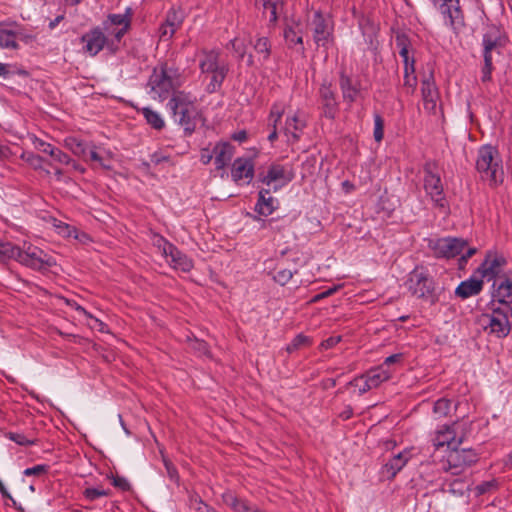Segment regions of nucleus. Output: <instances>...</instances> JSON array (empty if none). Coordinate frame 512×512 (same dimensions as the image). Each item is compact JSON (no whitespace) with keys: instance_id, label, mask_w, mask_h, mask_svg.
I'll return each instance as SVG.
<instances>
[{"instance_id":"obj_33","label":"nucleus","mask_w":512,"mask_h":512,"mask_svg":"<svg viewBox=\"0 0 512 512\" xmlns=\"http://www.w3.org/2000/svg\"><path fill=\"white\" fill-rule=\"evenodd\" d=\"M64 146L75 156L82 158L84 161H88L87 152L90 144L84 143L76 137L69 136L64 139Z\"/></svg>"},{"instance_id":"obj_5","label":"nucleus","mask_w":512,"mask_h":512,"mask_svg":"<svg viewBox=\"0 0 512 512\" xmlns=\"http://www.w3.org/2000/svg\"><path fill=\"white\" fill-rule=\"evenodd\" d=\"M182 83L177 69L161 65L156 67L148 81L149 94L153 99L163 100Z\"/></svg>"},{"instance_id":"obj_13","label":"nucleus","mask_w":512,"mask_h":512,"mask_svg":"<svg viewBox=\"0 0 512 512\" xmlns=\"http://www.w3.org/2000/svg\"><path fill=\"white\" fill-rule=\"evenodd\" d=\"M506 43L507 36L499 26H488L483 35L484 56L498 57Z\"/></svg>"},{"instance_id":"obj_8","label":"nucleus","mask_w":512,"mask_h":512,"mask_svg":"<svg viewBox=\"0 0 512 512\" xmlns=\"http://www.w3.org/2000/svg\"><path fill=\"white\" fill-rule=\"evenodd\" d=\"M512 308L510 306L494 307L491 314H485L482 318L483 326L489 333L499 338L506 337L511 330L510 318Z\"/></svg>"},{"instance_id":"obj_14","label":"nucleus","mask_w":512,"mask_h":512,"mask_svg":"<svg viewBox=\"0 0 512 512\" xmlns=\"http://www.w3.org/2000/svg\"><path fill=\"white\" fill-rule=\"evenodd\" d=\"M467 243L465 240L454 237L433 239L429 247L438 257L452 258L463 252Z\"/></svg>"},{"instance_id":"obj_12","label":"nucleus","mask_w":512,"mask_h":512,"mask_svg":"<svg viewBox=\"0 0 512 512\" xmlns=\"http://www.w3.org/2000/svg\"><path fill=\"white\" fill-rule=\"evenodd\" d=\"M294 177L292 168L280 164H272L268 167L266 174L260 176V181L270 189L278 191L287 185Z\"/></svg>"},{"instance_id":"obj_16","label":"nucleus","mask_w":512,"mask_h":512,"mask_svg":"<svg viewBox=\"0 0 512 512\" xmlns=\"http://www.w3.org/2000/svg\"><path fill=\"white\" fill-rule=\"evenodd\" d=\"M408 289L417 297H425L433 290L432 280L423 268L414 269L407 281Z\"/></svg>"},{"instance_id":"obj_64","label":"nucleus","mask_w":512,"mask_h":512,"mask_svg":"<svg viewBox=\"0 0 512 512\" xmlns=\"http://www.w3.org/2000/svg\"><path fill=\"white\" fill-rule=\"evenodd\" d=\"M404 84H405V86L414 89V87L416 85L415 74L414 75L409 74V76L404 77Z\"/></svg>"},{"instance_id":"obj_62","label":"nucleus","mask_w":512,"mask_h":512,"mask_svg":"<svg viewBox=\"0 0 512 512\" xmlns=\"http://www.w3.org/2000/svg\"><path fill=\"white\" fill-rule=\"evenodd\" d=\"M1 494L8 498L9 500H11L12 502V505L17 509V510H22V507L20 505L17 504V502L13 499V497L8 493V491L6 490L5 486L3 485V489L0 490Z\"/></svg>"},{"instance_id":"obj_20","label":"nucleus","mask_w":512,"mask_h":512,"mask_svg":"<svg viewBox=\"0 0 512 512\" xmlns=\"http://www.w3.org/2000/svg\"><path fill=\"white\" fill-rule=\"evenodd\" d=\"M114 156V153L110 149H107L103 146L90 144L89 150L87 152V162L91 163L93 167L97 166L109 170L112 168V161Z\"/></svg>"},{"instance_id":"obj_4","label":"nucleus","mask_w":512,"mask_h":512,"mask_svg":"<svg viewBox=\"0 0 512 512\" xmlns=\"http://www.w3.org/2000/svg\"><path fill=\"white\" fill-rule=\"evenodd\" d=\"M476 169L482 179L497 185L503 181L504 171L501 156L496 147L483 145L479 148L476 159Z\"/></svg>"},{"instance_id":"obj_58","label":"nucleus","mask_w":512,"mask_h":512,"mask_svg":"<svg viewBox=\"0 0 512 512\" xmlns=\"http://www.w3.org/2000/svg\"><path fill=\"white\" fill-rule=\"evenodd\" d=\"M402 359H403L402 353L393 354V355L388 356L381 366L386 368L389 365H392L395 363H400L402 361Z\"/></svg>"},{"instance_id":"obj_3","label":"nucleus","mask_w":512,"mask_h":512,"mask_svg":"<svg viewBox=\"0 0 512 512\" xmlns=\"http://www.w3.org/2000/svg\"><path fill=\"white\" fill-rule=\"evenodd\" d=\"M198 66L203 75L209 79L206 90L209 93L217 91L228 72L227 63L220 58V53L215 49L203 48L196 54Z\"/></svg>"},{"instance_id":"obj_34","label":"nucleus","mask_w":512,"mask_h":512,"mask_svg":"<svg viewBox=\"0 0 512 512\" xmlns=\"http://www.w3.org/2000/svg\"><path fill=\"white\" fill-rule=\"evenodd\" d=\"M320 94L324 105L325 115L329 118H333L336 108V101L333 91L324 85L320 89Z\"/></svg>"},{"instance_id":"obj_19","label":"nucleus","mask_w":512,"mask_h":512,"mask_svg":"<svg viewBox=\"0 0 512 512\" xmlns=\"http://www.w3.org/2000/svg\"><path fill=\"white\" fill-rule=\"evenodd\" d=\"M306 126V115L301 110H296L287 115L284 134L289 142H296L301 137Z\"/></svg>"},{"instance_id":"obj_23","label":"nucleus","mask_w":512,"mask_h":512,"mask_svg":"<svg viewBox=\"0 0 512 512\" xmlns=\"http://www.w3.org/2000/svg\"><path fill=\"white\" fill-rule=\"evenodd\" d=\"M492 296L500 304L510 306L512 303V277L507 275L493 282Z\"/></svg>"},{"instance_id":"obj_47","label":"nucleus","mask_w":512,"mask_h":512,"mask_svg":"<svg viewBox=\"0 0 512 512\" xmlns=\"http://www.w3.org/2000/svg\"><path fill=\"white\" fill-rule=\"evenodd\" d=\"M109 492L100 488H86L84 495L88 500L94 501L100 497L108 496Z\"/></svg>"},{"instance_id":"obj_55","label":"nucleus","mask_w":512,"mask_h":512,"mask_svg":"<svg viewBox=\"0 0 512 512\" xmlns=\"http://www.w3.org/2000/svg\"><path fill=\"white\" fill-rule=\"evenodd\" d=\"M191 507L196 512H216L213 508L203 503L200 499H194L191 503Z\"/></svg>"},{"instance_id":"obj_49","label":"nucleus","mask_w":512,"mask_h":512,"mask_svg":"<svg viewBox=\"0 0 512 512\" xmlns=\"http://www.w3.org/2000/svg\"><path fill=\"white\" fill-rule=\"evenodd\" d=\"M50 156L55 162L62 165H69L72 162V159L66 153H64L58 148H55Z\"/></svg>"},{"instance_id":"obj_10","label":"nucleus","mask_w":512,"mask_h":512,"mask_svg":"<svg viewBox=\"0 0 512 512\" xmlns=\"http://www.w3.org/2000/svg\"><path fill=\"white\" fill-rule=\"evenodd\" d=\"M310 29L314 43L318 47L327 48L333 41L334 25L329 15H324L320 11H315L310 21Z\"/></svg>"},{"instance_id":"obj_24","label":"nucleus","mask_w":512,"mask_h":512,"mask_svg":"<svg viewBox=\"0 0 512 512\" xmlns=\"http://www.w3.org/2000/svg\"><path fill=\"white\" fill-rule=\"evenodd\" d=\"M213 153L216 169L224 170L234 156L235 149L228 142H220L213 147Z\"/></svg>"},{"instance_id":"obj_27","label":"nucleus","mask_w":512,"mask_h":512,"mask_svg":"<svg viewBox=\"0 0 512 512\" xmlns=\"http://www.w3.org/2000/svg\"><path fill=\"white\" fill-rule=\"evenodd\" d=\"M412 457V450L407 449L395 455L384 466V472L388 477L393 478L409 461Z\"/></svg>"},{"instance_id":"obj_50","label":"nucleus","mask_w":512,"mask_h":512,"mask_svg":"<svg viewBox=\"0 0 512 512\" xmlns=\"http://www.w3.org/2000/svg\"><path fill=\"white\" fill-rule=\"evenodd\" d=\"M33 145H34L35 149H37L45 154H48L49 156L51 155V153H53L54 149L56 148V147L52 146L51 144L46 143L43 140L38 139V138H34Z\"/></svg>"},{"instance_id":"obj_41","label":"nucleus","mask_w":512,"mask_h":512,"mask_svg":"<svg viewBox=\"0 0 512 512\" xmlns=\"http://www.w3.org/2000/svg\"><path fill=\"white\" fill-rule=\"evenodd\" d=\"M52 226L57 234L66 238H72L76 229L75 227L57 219H53Z\"/></svg>"},{"instance_id":"obj_17","label":"nucleus","mask_w":512,"mask_h":512,"mask_svg":"<svg viewBox=\"0 0 512 512\" xmlns=\"http://www.w3.org/2000/svg\"><path fill=\"white\" fill-rule=\"evenodd\" d=\"M456 426V423L443 425L435 432L432 443L437 450L446 447L448 452L462 442V438L457 435Z\"/></svg>"},{"instance_id":"obj_6","label":"nucleus","mask_w":512,"mask_h":512,"mask_svg":"<svg viewBox=\"0 0 512 512\" xmlns=\"http://www.w3.org/2000/svg\"><path fill=\"white\" fill-rule=\"evenodd\" d=\"M167 107L172 113L175 122L183 126L186 131H193L197 111L194 100L189 95L184 92L173 93L172 98L167 103Z\"/></svg>"},{"instance_id":"obj_1","label":"nucleus","mask_w":512,"mask_h":512,"mask_svg":"<svg viewBox=\"0 0 512 512\" xmlns=\"http://www.w3.org/2000/svg\"><path fill=\"white\" fill-rule=\"evenodd\" d=\"M131 8L127 7L124 13L109 14L103 21V28L96 27L81 37L83 51L90 56H96L105 47L116 52L122 37L128 32L131 26Z\"/></svg>"},{"instance_id":"obj_37","label":"nucleus","mask_w":512,"mask_h":512,"mask_svg":"<svg viewBox=\"0 0 512 512\" xmlns=\"http://www.w3.org/2000/svg\"><path fill=\"white\" fill-rule=\"evenodd\" d=\"M270 48H271V45L269 43L268 38L259 37L256 40V43L254 44V51L256 53L258 62L261 63L268 59V57L270 55Z\"/></svg>"},{"instance_id":"obj_43","label":"nucleus","mask_w":512,"mask_h":512,"mask_svg":"<svg viewBox=\"0 0 512 512\" xmlns=\"http://www.w3.org/2000/svg\"><path fill=\"white\" fill-rule=\"evenodd\" d=\"M467 491V485L463 480L456 479L447 484V492L451 495L460 497Z\"/></svg>"},{"instance_id":"obj_52","label":"nucleus","mask_w":512,"mask_h":512,"mask_svg":"<svg viewBox=\"0 0 512 512\" xmlns=\"http://www.w3.org/2000/svg\"><path fill=\"white\" fill-rule=\"evenodd\" d=\"M292 276L293 273L291 270L283 269L276 273V275L274 276V280L280 285H285L290 281Z\"/></svg>"},{"instance_id":"obj_31","label":"nucleus","mask_w":512,"mask_h":512,"mask_svg":"<svg viewBox=\"0 0 512 512\" xmlns=\"http://www.w3.org/2000/svg\"><path fill=\"white\" fill-rule=\"evenodd\" d=\"M256 5L262 7L263 13L267 15L270 23H275L278 14L282 11L283 0H256Z\"/></svg>"},{"instance_id":"obj_48","label":"nucleus","mask_w":512,"mask_h":512,"mask_svg":"<svg viewBox=\"0 0 512 512\" xmlns=\"http://www.w3.org/2000/svg\"><path fill=\"white\" fill-rule=\"evenodd\" d=\"M373 134H374V139L377 142H380L383 139L384 123H383V119L379 115H376L374 117V132H373Z\"/></svg>"},{"instance_id":"obj_44","label":"nucleus","mask_w":512,"mask_h":512,"mask_svg":"<svg viewBox=\"0 0 512 512\" xmlns=\"http://www.w3.org/2000/svg\"><path fill=\"white\" fill-rule=\"evenodd\" d=\"M495 59H496L495 57H490L489 55L484 56V66L482 68V77H481L483 82L490 81L491 73L493 70V62Z\"/></svg>"},{"instance_id":"obj_40","label":"nucleus","mask_w":512,"mask_h":512,"mask_svg":"<svg viewBox=\"0 0 512 512\" xmlns=\"http://www.w3.org/2000/svg\"><path fill=\"white\" fill-rule=\"evenodd\" d=\"M76 310L83 314L87 318V325L94 330L100 331V332H106V325L97 319L96 317H93L91 314H89L83 307L77 306Z\"/></svg>"},{"instance_id":"obj_29","label":"nucleus","mask_w":512,"mask_h":512,"mask_svg":"<svg viewBox=\"0 0 512 512\" xmlns=\"http://www.w3.org/2000/svg\"><path fill=\"white\" fill-rule=\"evenodd\" d=\"M483 287V281L475 276L465 280L459 284L456 288L455 293L457 296L466 299L468 297L477 295Z\"/></svg>"},{"instance_id":"obj_56","label":"nucleus","mask_w":512,"mask_h":512,"mask_svg":"<svg viewBox=\"0 0 512 512\" xmlns=\"http://www.w3.org/2000/svg\"><path fill=\"white\" fill-rule=\"evenodd\" d=\"M496 485L495 481H486L476 486V492L479 495L485 494L488 491H490L492 488H494Z\"/></svg>"},{"instance_id":"obj_53","label":"nucleus","mask_w":512,"mask_h":512,"mask_svg":"<svg viewBox=\"0 0 512 512\" xmlns=\"http://www.w3.org/2000/svg\"><path fill=\"white\" fill-rule=\"evenodd\" d=\"M48 466L47 465H36V466H33V467H30V468H26L24 470V475L26 476H40V475H43L45 474L47 471H48Z\"/></svg>"},{"instance_id":"obj_11","label":"nucleus","mask_w":512,"mask_h":512,"mask_svg":"<svg viewBox=\"0 0 512 512\" xmlns=\"http://www.w3.org/2000/svg\"><path fill=\"white\" fill-rule=\"evenodd\" d=\"M424 188L438 206L444 207L443 186L436 163L428 162L424 167Z\"/></svg>"},{"instance_id":"obj_2","label":"nucleus","mask_w":512,"mask_h":512,"mask_svg":"<svg viewBox=\"0 0 512 512\" xmlns=\"http://www.w3.org/2000/svg\"><path fill=\"white\" fill-rule=\"evenodd\" d=\"M14 259L31 269L41 270L54 264L53 259L40 248L31 244L18 247L0 240V261Z\"/></svg>"},{"instance_id":"obj_26","label":"nucleus","mask_w":512,"mask_h":512,"mask_svg":"<svg viewBox=\"0 0 512 512\" xmlns=\"http://www.w3.org/2000/svg\"><path fill=\"white\" fill-rule=\"evenodd\" d=\"M223 502L234 512H264L246 499L240 498L232 493H225L223 495Z\"/></svg>"},{"instance_id":"obj_42","label":"nucleus","mask_w":512,"mask_h":512,"mask_svg":"<svg viewBox=\"0 0 512 512\" xmlns=\"http://www.w3.org/2000/svg\"><path fill=\"white\" fill-rule=\"evenodd\" d=\"M451 409V402L446 398L438 399L433 406V413L437 418L446 416Z\"/></svg>"},{"instance_id":"obj_7","label":"nucleus","mask_w":512,"mask_h":512,"mask_svg":"<svg viewBox=\"0 0 512 512\" xmlns=\"http://www.w3.org/2000/svg\"><path fill=\"white\" fill-rule=\"evenodd\" d=\"M478 460L477 453L472 449H450L441 460V469L453 475L462 473Z\"/></svg>"},{"instance_id":"obj_30","label":"nucleus","mask_w":512,"mask_h":512,"mask_svg":"<svg viewBox=\"0 0 512 512\" xmlns=\"http://www.w3.org/2000/svg\"><path fill=\"white\" fill-rule=\"evenodd\" d=\"M270 189H262L259 192V199L256 204V211L263 215L268 216L277 208L278 201L270 195Z\"/></svg>"},{"instance_id":"obj_15","label":"nucleus","mask_w":512,"mask_h":512,"mask_svg":"<svg viewBox=\"0 0 512 512\" xmlns=\"http://www.w3.org/2000/svg\"><path fill=\"white\" fill-rule=\"evenodd\" d=\"M505 259L501 256L488 254L478 268V273L482 278L493 282L498 281L500 277H505L507 274L504 272Z\"/></svg>"},{"instance_id":"obj_32","label":"nucleus","mask_w":512,"mask_h":512,"mask_svg":"<svg viewBox=\"0 0 512 512\" xmlns=\"http://www.w3.org/2000/svg\"><path fill=\"white\" fill-rule=\"evenodd\" d=\"M365 378L370 384V387L377 388L381 383L389 380L392 377V371L383 366L369 370L365 375Z\"/></svg>"},{"instance_id":"obj_22","label":"nucleus","mask_w":512,"mask_h":512,"mask_svg":"<svg viewBox=\"0 0 512 512\" xmlns=\"http://www.w3.org/2000/svg\"><path fill=\"white\" fill-rule=\"evenodd\" d=\"M184 20V13L180 10H170L165 18V21L159 28V36L163 41L170 40L175 32L181 27Z\"/></svg>"},{"instance_id":"obj_25","label":"nucleus","mask_w":512,"mask_h":512,"mask_svg":"<svg viewBox=\"0 0 512 512\" xmlns=\"http://www.w3.org/2000/svg\"><path fill=\"white\" fill-rule=\"evenodd\" d=\"M304 25L299 20H291L286 23L284 29V38L289 46L303 44ZM303 50V47H301Z\"/></svg>"},{"instance_id":"obj_18","label":"nucleus","mask_w":512,"mask_h":512,"mask_svg":"<svg viewBox=\"0 0 512 512\" xmlns=\"http://www.w3.org/2000/svg\"><path fill=\"white\" fill-rule=\"evenodd\" d=\"M254 177V163L251 158L239 157L231 167V178L237 185L249 184Z\"/></svg>"},{"instance_id":"obj_45","label":"nucleus","mask_w":512,"mask_h":512,"mask_svg":"<svg viewBox=\"0 0 512 512\" xmlns=\"http://www.w3.org/2000/svg\"><path fill=\"white\" fill-rule=\"evenodd\" d=\"M349 384L354 386V387H356V388H358L359 395H362L365 392L369 391L370 389H373L372 387H370V384H369V382L367 381V379L365 378L364 375L355 378Z\"/></svg>"},{"instance_id":"obj_59","label":"nucleus","mask_w":512,"mask_h":512,"mask_svg":"<svg viewBox=\"0 0 512 512\" xmlns=\"http://www.w3.org/2000/svg\"><path fill=\"white\" fill-rule=\"evenodd\" d=\"M72 238H74L75 240H77L78 242H80L82 244H86L91 240L90 236L88 234H86L85 232L79 231L78 229H75V232H74Z\"/></svg>"},{"instance_id":"obj_51","label":"nucleus","mask_w":512,"mask_h":512,"mask_svg":"<svg viewBox=\"0 0 512 512\" xmlns=\"http://www.w3.org/2000/svg\"><path fill=\"white\" fill-rule=\"evenodd\" d=\"M231 46L239 57H244V55L246 54V44L244 39L235 38L231 41Z\"/></svg>"},{"instance_id":"obj_57","label":"nucleus","mask_w":512,"mask_h":512,"mask_svg":"<svg viewBox=\"0 0 512 512\" xmlns=\"http://www.w3.org/2000/svg\"><path fill=\"white\" fill-rule=\"evenodd\" d=\"M341 339H342V337L339 335L331 336L321 343V347L323 349H330V348L334 347L336 344H338L341 341Z\"/></svg>"},{"instance_id":"obj_39","label":"nucleus","mask_w":512,"mask_h":512,"mask_svg":"<svg viewBox=\"0 0 512 512\" xmlns=\"http://www.w3.org/2000/svg\"><path fill=\"white\" fill-rule=\"evenodd\" d=\"M16 32L11 30L0 29V48H12L18 47L16 43Z\"/></svg>"},{"instance_id":"obj_36","label":"nucleus","mask_w":512,"mask_h":512,"mask_svg":"<svg viewBox=\"0 0 512 512\" xmlns=\"http://www.w3.org/2000/svg\"><path fill=\"white\" fill-rule=\"evenodd\" d=\"M284 112L285 107L281 104H275L271 109L269 124L273 127V131L268 136L270 142H273L277 138V124L280 122Z\"/></svg>"},{"instance_id":"obj_63","label":"nucleus","mask_w":512,"mask_h":512,"mask_svg":"<svg viewBox=\"0 0 512 512\" xmlns=\"http://www.w3.org/2000/svg\"><path fill=\"white\" fill-rule=\"evenodd\" d=\"M306 340L307 339L304 336L296 337L293 343L288 347V350L291 351L293 349H296L298 346L302 345Z\"/></svg>"},{"instance_id":"obj_61","label":"nucleus","mask_w":512,"mask_h":512,"mask_svg":"<svg viewBox=\"0 0 512 512\" xmlns=\"http://www.w3.org/2000/svg\"><path fill=\"white\" fill-rule=\"evenodd\" d=\"M113 484H114V486H116V487H118V488H120L122 490H126V489L129 488L128 481L125 478H122V477L114 478Z\"/></svg>"},{"instance_id":"obj_60","label":"nucleus","mask_w":512,"mask_h":512,"mask_svg":"<svg viewBox=\"0 0 512 512\" xmlns=\"http://www.w3.org/2000/svg\"><path fill=\"white\" fill-rule=\"evenodd\" d=\"M214 158L213 151L210 152L208 149H203L200 155V160L203 164H208Z\"/></svg>"},{"instance_id":"obj_46","label":"nucleus","mask_w":512,"mask_h":512,"mask_svg":"<svg viewBox=\"0 0 512 512\" xmlns=\"http://www.w3.org/2000/svg\"><path fill=\"white\" fill-rule=\"evenodd\" d=\"M22 159L36 170L42 168L43 159L36 154L23 153Z\"/></svg>"},{"instance_id":"obj_21","label":"nucleus","mask_w":512,"mask_h":512,"mask_svg":"<svg viewBox=\"0 0 512 512\" xmlns=\"http://www.w3.org/2000/svg\"><path fill=\"white\" fill-rule=\"evenodd\" d=\"M396 47L399 50V55L404 63V77L415 74L414 67V51L411 47L410 41L405 34H397Z\"/></svg>"},{"instance_id":"obj_38","label":"nucleus","mask_w":512,"mask_h":512,"mask_svg":"<svg viewBox=\"0 0 512 512\" xmlns=\"http://www.w3.org/2000/svg\"><path fill=\"white\" fill-rule=\"evenodd\" d=\"M142 114L146 119L147 123L150 124L153 128L159 130L164 127V120L158 112L150 108H143Z\"/></svg>"},{"instance_id":"obj_54","label":"nucleus","mask_w":512,"mask_h":512,"mask_svg":"<svg viewBox=\"0 0 512 512\" xmlns=\"http://www.w3.org/2000/svg\"><path fill=\"white\" fill-rule=\"evenodd\" d=\"M8 438L22 446L31 445L33 443V441L27 439L23 434L19 433H9Z\"/></svg>"},{"instance_id":"obj_28","label":"nucleus","mask_w":512,"mask_h":512,"mask_svg":"<svg viewBox=\"0 0 512 512\" xmlns=\"http://www.w3.org/2000/svg\"><path fill=\"white\" fill-rule=\"evenodd\" d=\"M422 98L425 109L430 112L434 111L437 106L438 92L431 78L422 82Z\"/></svg>"},{"instance_id":"obj_35","label":"nucleus","mask_w":512,"mask_h":512,"mask_svg":"<svg viewBox=\"0 0 512 512\" xmlns=\"http://www.w3.org/2000/svg\"><path fill=\"white\" fill-rule=\"evenodd\" d=\"M340 86L345 100L349 102H353L356 100L357 96L359 95V89L357 87L356 82H354L352 79L348 77L342 76Z\"/></svg>"},{"instance_id":"obj_9","label":"nucleus","mask_w":512,"mask_h":512,"mask_svg":"<svg viewBox=\"0 0 512 512\" xmlns=\"http://www.w3.org/2000/svg\"><path fill=\"white\" fill-rule=\"evenodd\" d=\"M153 244L172 268L188 272L193 267L192 261L163 237L156 236Z\"/></svg>"}]
</instances>
